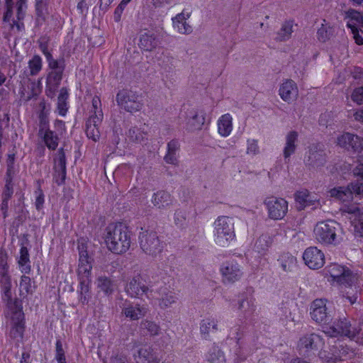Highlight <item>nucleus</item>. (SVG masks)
<instances>
[{
	"instance_id": "f257e3e1",
	"label": "nucleus",
	"mask_w": 363,
	"mask_h": 363,
	"mask_svg": "<svg viewBox=\"0 0 363 363\" xmlns=\"http://www.w3.org/2000/svg\"><path fill=\"white\" fill-rule=\"evenodd\" d=\"M325 299H315L311 306V315L313 320L323 324V332L330 337H347L357 344L363 343V323L352 326L347 319L326 323L329 318Z\"/></svg>"
},
{
	"instance_id": "f03ea898",
	"label": "nucleus",
	"mask_w": 363,
	"mask_h": 363,
	"mask_svg": "<svg viewBox=\"0 0 363 363\" xmlns=\"http://www.w3.org/2000/svg\"><path fill=\"white\" fill-rule=\"evenodd\" d=\"M6 283L4 286V296L8 298V309L6 316L10 328L9 335L17 341L22 339L24 330L23 313L22 308L16 301H11V282L9 277L4 278Z\"/></svg>"
},
{
	"instance_id": "7ed1b4c3",
	"label": "nucleus",
	"mask_w": 363,
	"mask_h": 363,
	"mask_svg": "<svg viewBox=\"0 0 363 363\" xmlns=\"http://www.w3.org/2000/svg\"><path fill=\"white\" fill-rule=\"evenodd\" d=\"M324 275L332 284L341 287L342 290L351 289L357 291L359 286V277L352 272L347 267L333 263L324 269Z\"/></svg>"
},
{
	"instance_id": "20e7f679",
	"label": "nucleus",
	"mask_w": 363,
	"mask_h": 363,
	"mask_svg": "<svg viewBox=\"0 0 363 363\" xmlns=\"http://www.w3.org/2000/svg\"><path fill=\"white\" fill-rule=\"evenodd\" d=\"M104 240L107 248L116 254L125 252L130 246L129 231L122 223L108 225L106 228Z\"/></svg>"
},
{
	"instance_id": "39448f33",
	"label": "nucleus",
	"mask_w": 363,
	"mask_h": 363,
	"mask_svg": "<svg viewBox=\"0 0 363 363\" xmlns=\"http://www.w3.org/2000/svg\"><path fill=\"white\" fill-rule=\"evenodd\" d=\"M234 220L229 216H219L213 223V240L220 247H228L235 240Z\"/></svg>"
},
{
	"instance_id": "423d86ee",
	"label": "nucleus",
	"mask_w": 363,
	"mask_h": 363,
	"mask_svg": "<svg viewBox=\"0 0 363 363\" xmlns=\"http://www.w3.org/2000/svg\"><path fill=\"white\" fill-rule=\"evenodd\" d=\"M338 230L339 224L334 220L321 221L315 225L313 235L315 239L323 245H335L338 242Z\"/></svg>"
},
{
	"instance_id": "0eeeda50",
	"label": "nucleus",
	"mask_w": 363,
	"mask_h": 363,
	"mask_svg": "<svg viewBox=\"0 0 363 363\" xmlns=\"http://www.w3.org/2000/svg\"><path fill=\"white\" fill-rule=\"evenodd\" d=\"M263 204L269 218L274 220L283 219L288 212V201L281 197L268 196L264 198Z\"/></svg>"
},
{
	"instance_id": "6e6552de",
	"label": "nucleus",
	"mask_w": 363,
	"mask_h": 363,
	"mask_svg": "<svg viewBox=\"0 0 363 363\" xmlns=\"http://www.w3.org/2000/svg\"><path fill=\"white\" fill-rule=\"evenodd\" d=\"M353 352L351 348L338 344L322 349L318 353V357L323 362L336 363Z\"/></svg>"
},
{
	"instance_id": "1a4fd4ad",
	"label": "nucleus",
	"mask_w": 363,
	"mask_h": 363,
	"mask_svg": "<svg viewBox=\"0 0 363 363\" xmlns=\"http://www.w3.org/2000/svg\"><path fill=\"white\" fill-rule=\"evenodd\" d=\"M79 264L77 275L79 279H91V269L93 259L87 252V242L84 239H81L78 244Z\"/></svg>"
},
{
	"instance_id": "9d476101",
	"label": "nucleus",
	"mask_w": 363,
	"mask_h": 363,
	"mask_svg": "<svg viewBox=\"0 0 363 363\" xmlns=\"http://www.w3.org/2000/svg\"><path fill=\"white\" fill-rule=\"evenodd\" d=\"M140 245L143 251L155 257L162 251V245L157 234L153 232H143L140 236Z\"/></svg>"
},
{
	"instance_id": "9b49d317",
	"label": "nucleus",
	"mask_w": 363,
	"mask_h": 363,
	"mask_svg": "<svg viewBox=\"0 0 363 363\" xmlns=\"http://www.w3.org/2000/svg\"><path fill=\"white\" fill-rule=\"evenodd\" d=\"M220 272L225 283H234L240 279L243 274L242 267L235 260L223 262Z\"/></svg>"
},
{
	"instance_id": "f8f14e48",
	"label": "nucleus",
	"mask_w": 363,
	"mask_h": 363,
	"mask_svg": "<svg viewBox=\"0 0 363 363\" xmlns=\"http://www.w3.org/2000/svg\"><path fill=\"white\" fill-rule=\"evenodd\" d=\"M342 211L350 215L349 219L357 235L363 236V206L344 205Z\"/></svg>"
},
{
	"instance_id": "ddd939ff",
	"label": "nucleus",
	"mask_w": 363,
	"mask_h": 363,
	"mask_svg": "<svg viewBox=\"0 0 363 363\" xmlns=\"http://www.w3.org/2000/svg\"><path fill=\"white\" fill-rule=\"evenodd\" d=\"M116 101L119 106L128 112H135L141 109L142 104L138 96L129 91L123 90L118 93Z\"/></svg>"
},
{
	"instance_id": "4468645a",
	"label": "nucleus",
	"mask_w": 363,
	"mask_h": 363,
	"mask_svg": "<svg viewBox=\"0 0 363 363\" xmlns=\"http://www.w3.org/2000/svg\"><path fill=\"white\" fill-rule=\"evenodd\" d=\"M303 259L311 269H320L325 262V254L317 247L306 248L303 253Z\"/></svg>"
},
{
	"instance_id": "2eb2a0df",
	"label": "nucleus",
	"mask_w": 363,
	"mask_h": 363,
	"mask_svg": "<svg viewBox=\"0 0 363 363\" xmlns=\"http://www.w3.org/2000/svg\"><path fill=\"white\" fill-rule=\"evenodd\" d=\"M337 145L347 150L359 153L363 150V139L356 135L345 133L337 138Z\"/></svg>"
},
{
	"instance_id": "dca6fc26",
	"label": "nucleus",
	"mask_w": 363,
	"mask_h": 363,
	"mask_svg": "<svg viewBox=\"0 0 363 363\" xmlns=\"http://www.w3.org/2000/svg\"><path fill=\"white\" fill-rule=\"evenodd\" d=\"M242 334L239 328L232 329L227 340V344L230 347V351H232L236 356L235 361L239 363L245 358V353L242 343L240 342Z\"/></svg>"
},
{
	"instance_id": "f3484780",
	"label": "nucleus",
	"mask_w": 363,
	"mask_h": 363,
	"mask_svg": "<svg viewBox=\"0 0 363 363\" xmlns=\"http://www.w3.org/2000/svg\"><path fill=\"white\" fill-rule=\"evenodd\" d=\"M204 115L195 108L189 109L186 113L184 128L188 132H196L202 129L205 123Z\"/></svg>"
},
{
	"instance_id": "a211bd4d",
	"label": "nucleus",
	"mask_w": 363,
	"mask_h": 363,
	"mask_svg": "<svg viewBox=\"0 0 363 363\" xmlns=\"http://www.w3.org/2000/svg\"><path fill=\"white\" fill-rule=\"evenodd\" d=\"M191 16V12L187 10H183L181 13L177 14L172 18L174 30L183 35H189L192 33L193 29L187 20Z\"/></svg>"
},
{
	"instance_id": "6ab92c4d",
	"label": "nucleus",
	"mask_w": 363,
	"mask_h": 363,
	"mask_svg": "<svg viewBox=\"0 0 363 363\" xmlns=\"http://www.w3.org/2000/svg\"><path fill=\"white\" fill-rule=\"evenodd\" d=\"M280 98L289 104L295 101L298 96L296 84L291 79H286L281 83L279 88Z\"/></svg>"
},
{
	"instance_id": "aec40b11",
	"label": "nucleus",
	"mask_w": 363,
	"mask_h": 363,
	"mask_svg": "<svg viewBox=\"0 0 363 363\" xmlns=\"http://www.w3.org/2000/svg\"><path fill=\"white\" fill-rule=\"evenodd\" d=\"M126 293L131 297H136L140 295L146 294L148 298H150L148 294L149 289L142 281L140 274H137L133 277L125 286Z\"/></svg>"
},
{
	"instance_id": "412c9836",
	"label": "nucleus",
	"mask_w": 363,
	"mask_h": 363,
	"mask_svg": "<svg viewBox=\"0 0 363 363\" xmlns=\"http://www.w3.org/2000/svg\"><path fill=\"white\" fill-rule=\"evenodd\" d=\"M295 200L301 208L307 206H318L320 196L315 192H310L307 189H301L295 194Z\"/></svg>"
},
{
	"instance_id": "4be33fe9",
	"label": "nucleus",
	"mask_w": 363,
	"mask_h": 363,
	"mask_svg": "<svg viewBox=\"0 0 363 363\" xmlns=\"http://www.w3.org/2000/svg\"><path fill=\"white\" fill-rule=\"evenodd\" d=\"M134 359L136 363H161V359L152 350L145 346L140 347L137 353L134 354Z\"/></svg>"
},
{
	"instance_id": "5701e85b",
	"label": "nucleus",
	"mask_w": 363,
	"mask_h": 363,
	"mask_svg": "<svg viewBox=\"0 0 363 363\" xmlns=\"http://www.w3.org/2000/svg\"><path fill=\"white\" fill-rule=\"evenodd\" d=\"M298 133L295 130H291L285 136V144L283 155L285 160L289 159L296 151Z\"/></svg>"
},
{
	"instance_id": "b1692460",
	"label": "nucleus",
	"mask_w": 363,
	"mask_h": 363,
	"mask_svg": "<svg viewBox=\"0 0 363 363\" xmlns=\"http://www.w3.org/2000/svg\"><path fill=\"white\" fill-rule=\"evenodd\" d=\"M218 134L226 138L229 136L233 129V117L230 113H225L220 116L217 121Z\"/></svg>"
},
{
	"instance_id": "393cba45",
	"label": "nucleus",
	"mask_w": 363,
	"mask_h": 363,
	"mask_svg": "<svg viewBox=\"0 0 363 363\" xmlns=\"http://www.w3.org/2000/svg\"><path fill=\"white\" fill-rule=\"evenodd\" d=\"M329 196L339 200L343 203L350 202L353 200L352 192L350 184L347 187H337L328 191Z\"/></svg>"
},
{
	"instance_id": "a878e982",
	"label": "nucleus",
	"mask_w": 363,
	"mask_h": 363,
	"mask_svg": "<svg viewBox=\"0 0 363 363\" xmlns=\"http://www.w3.org/2000/svg\"><path fill=\"white\" fill-rule=\"evenodd\" d=\"M123 313L126 318L135 320L144 317L147 313V308L144 306L129 304L123 308Z\"/></svg>"
},
{
	"instance_id": "bb28decb",
	"label": "nucleus",
	"mask_w": 363,
	"mask_h": 363,
	"mask_svg": "<svg viewBox=\"0 0 363 363\" xmlns=\"http://www.w3.org/2000/svg\"><path fill=\"white\" fill-rule=\"evenodd\" d=\"M348 19L347 25L351 30H362L363 28V15L355 10H349L346 13Z\"/></svg>"
},
{
	"instance_id": "cd10ccee",
	"label": "nucleus",
	"mask_w": 363,
	"mask_h": 363,
	"mask_svg": "<svg viewBox=\"0 0 363 363\" xmlns=\"http://www.w3.org/2000/svg\"><path fill=\"white\" fill-rule=\"evenodd\" d=\"M152 202L158 208H166L172 203V198L168 192L159 191L152 196Z\"/></svg>"
},
{
	"instance_id": "c85d7f7f",
	"label": "nucleus",
	"mask_w": 363,
	"mask_h": 363,
	"mask_svg": "<svg viewBox=\"0 0 363 363\" xmlns=\"http://www.w3.org/2000/svg\"><path fill=\"white\" fill-rule=\"evenodd\" d=\"M38 135L43 140L48 149L55 150L57 147L59 138L50 129L45 131L43 130H39Z\"/></svg>"
},
{
	"instance_id": "c756f323",
	"label": "nucleus",
	"mask_w": 363,
	"mask_h": 363,
	"mask_svg": "<svg viewBox=\"0 0 363 363\" xmlns=\"http://www.w3.org/2000/svg\"><path fill=\"white\" fill-rule=\"evenodd\" d=\"M322 342V338L316 334H310L302 337L298 342V347L306 349H314L318 347Z\"/></svg>"
},
{
	"instance_id": "7c9ffc66",
	"label": "nucleus",
	"mask_w": 363,
	"mask_h": 363,
	"mask_svg": "<svg viewBox=\"0 0 363 363\" xmlns=\"http://www.w3.org/2000/svg\"><path fill=\"white\" fill-rule=\"evenodd\" d=\"M325 161V154L318 148V145H313L309 148L307 162L313 166H319Z\"/></svg>"
},
{
	"instance_id": "2f4dec72",
	"label": "nucleus",
	"mask_w": 363,
	"mask_h": 363,
	"mask_svg": "<svg viewBox=\"0 0 363 363\" xmlns=\"http://www.w3.org/2000/svg\"><path fill=\"white\" fill-rule=\"evenodd\" d=\"M277 261L284 272H291L296 266V258L289 252L281 254Z\"/></svg>"
},
{
	"instance_id": "473e14b6",
	"label": "nucleus",
	"mask_w": 363,
	"mask_h": 363,
	"mask_svg": "<svg viewBox=\"0 0 363 363\" xmlns=\"http://www.w3.org/2000/svg\"><path fill=\"white\" fill-rule=\"evenodd\" d=\"M194 216L195 212L182 209L177 210L174 213L175 224L180 228H183L192 221Z\"/></svg>"
},
{
	"instance_id": "72a5a7b5",
	"label": "nucleus",
	"mask_w": 363,
	"mask_h": 363,
	"mask_svg": "<svg viewBox=\"0 0 363 363\" xmlns=\"http://www.w3.org/2000/svg\"><path fill=\"white\" fill-rule=\"evenodd\" d=\"M147 126L144 125H141L139 127L135 126L131 128L128 132V138L133 141L136 143H140L147 138Z\"/></svg>"
},
{
	"instance_id": "f704fd0d",
	"label": "nucleus",
	"mask_w": 363,
	"mask_h": 363,
	"mask_svg": "<svg viewBox=\"0 0 363 363\" xmlns=\"http://www.w3.org/2000/svg\"><path fill=\"white\" fill-rule=\"evenodd\" d=\"M35 286L30 277L22 276L19 284V294L22 298H28L35 291Z\"/></svg>"
},
{
	"instance_id": "c9c22d12",
	"label": "nucleus",
	"mask_w": 363,
	"mask_h": 363,
	"mask_svg": "<svg viewBox=\"0 0 363 363\" xmlns=\"http://www.w3.org/2000/svg\"><path fill=\"white\" fill-rule=\"evenodd\" d=\"M69 91L66 88H62L57 98V112L61 116H65L68 111Z\"/></svg>"
},
{
	"instance_id": "e433bc0d",
	"label": "nucleus",
	"mask_w": 363,
	"mask_h": 363,
	"mask_svg": "<svg viewBox=\"0 0 363 363\" xmlns=\"http://www.w3.org/2000/svg\"><path fill=\"white\" fill-rule=\"evenodd\" d=\"M206 359L209 363H225L226 360L224 353L216 345L208 350Z\"/></svg>"
},
{
	"instance_id": "4c0bfd02",
	"label": "nucleus",
	"mask_w": 363,
	"mask_h": 363,
	"mask_svg": "<svg viewBox=\"0 0 363 363\" xmlns=\"http://www.w3.org/2000/svg\"><path fill=\"white\" fill-rule=\"evenodd\" d=\"M139 46L144 50H151L156 46L155 38L150 32H144L140 36Z\"/></svg>"
},
{
	"instance_id": "58836bf2",
	"label": "nucleus",
	"mask_w": 363,
	"mask_h": 363,
	"mask_svg": "<svg viewBox=\"0 0 363 363\" xmlns=\"http://www.w3.org/2000/svg\"><path fill=\"white\" fill-rule=\"evenodd\" d=\"M218 321L213 318H206L201 320L200 324V331L203 335H208L211 333L216 331Z\"/></svg>"
},
{
	"instance_id": "ea45409f",
	"label": "nucleus",
	"mask_w": 363,
	"mask_h": 363,
	"mask_svg": "<svg viewBox=\"0 0 363 363\" xmlns=\"http://www.w3.org/2000/svg\"><path fill=\"white\" fill-rule=\"evenodd\" d=\"M95 118H89L86 123V135L89 138L92 139L94 141H97L100 138V131L99 125L101 122H96Z\"/></svg>"
},
{
	"instance_id": "a19ab883",
	"label": "nucleus",
	"mask_w": 363,
	"mask_h": 363,
	"mask_svg": "<svg viewBox=\"0 0 363 363\" xmlns=\"http://www.w3.org/2000/svg\"><path fill=\"white\" fill-rule=\"evenodd\" d=\"M91 116L89 118H95L96 122H101L103 118V113L101 110V99L98 96H94L92 99L91 106L90 108Z\"/></svg>"
},
{
	"instance_id": "79ce46f5",
	"label": "nucleus",
	"mask_w": 363,
	"mask_h": 363,
	"mask_svg": "<svg viewBox=\"0 0 363 363\" xmlns=\"http://www.w3.org/2000/svg\"><path fill=\"white\" fill-rule=\"evenodd\" d=\"M79 301L83 303H87L89 301V294L90 291V284L91 279H79Z\"/></svg>"
},
{
	"instance_id": "37998d69",
	"label": "nucleus",
	"mask_w": 363,
	"mask_h": 363,
	"mask_svg": "<svg viewBox=\"0 0 363 363\" xmlns=\"http://www.w3.org/2000/svg\"><path fill=\"white\" fill-rule=\"evenodd\" d=\"M21 272L27 274L30 271L29 254L26 247H21L20 257L18 261Z\"/></svg>"
},
{
	"instance_id": "c03bdc74",
	"label": "nucleus",
	"mask_w": 363,
	"mask_h": 363,
	"mask_svg": "<svg viewBox=\"0 0 363 363\" xmlns=\"http://www.w3.org/2000/svg\"><path fill=\"white\" fill-rule=\"evenodd\" d=\"M239 308L245 316H250L256 309L255 300L252 298L242 300L239 303Z\"/></svg>"
},
{
	"instance_id": "a18cd8bd",
	"label": "nucleus",
	"mask_w": 363,
	"mask_h": 363,
	"mask_svg": "<svg viewBox=\"0 0 363 363\" xmlns=\"http://www.w3.org/2000/svg\"><path fill=\"white\" fill-rule=\"evenodd\" d=\"M97 288L102 291L105 294L109 295L114 290L113 283L106 277H100L96 280Z\"/></svg>"
},
{
	"instance_id": "49530a36",
	"label": "nucleus",
	"mask_w": 363,
	"mask_h": 363,
	"mask_svg": "<svg viewBox=\"0 0 363 363\" xmlns=\"http://www.w3.org/2000/svg\"><path fill=\"white\" fill-rule=\"evenodd\" d=\"M177 301V297L174 293L168 291L163 293L160 298H159V306L162 308H165L171 306Z\"/></svg>"
},
{
	"instance_id": "de8ad7c7",
	"label": "nucleus",
	"mask_w": 363,
	"mask_h": 363,
	"mask_svg": "<svg viewBox=\"0 0 363 363\" xmlns=\"http://www.w3.org/2000/svg\"><path fill=\"white\" fill-rule=\"evenodd\" d=\"M292 21H286L284 23H283L281 28L278 33V40L282 41L288 39L292 33Z\"/></svg>"
},
{
	"instance_id": "09e8293b",
	"label": "nucleus",
	"mask_w": 363,
	"mask_h": 363,
	"mask_svg": "<svg viewBox=\"0 0 363 363\" xmlns=\"http://www.w3.org/2000/svg\"><path fill=\"white\" fill-rule=\"evenodd\" d=\"M331 35V28L327 23H322L318 28L317 36L320 41L325 42Z\"/></svg>"
},
{
	"instance_id": "8fccbe9b",
	"label": "nucleus",
	"mask_w": 363,
	"mask_h": 363,
	"mask_svg": "<svg viewBox=\"0 0 363 363\" xmlns=\"http://www.w3.org/2000/svg\"><path fill=\"white\" fill-rule=\"evenodd\" d=\"M28 64H29V68L30 70V74L32 75H35V74H38L42 68V60L38 55H35L29 61Z\"/></svg>"
},
{
	"instance_id": "3c124183",
	"label": "nucleus",
	"mask_w": 363,
	"mask_h": 363,
	"mask_svg": "<svg viewBox=\"0 0 363 363\" xmlns=\"http://www.w3.org/2000/svg\"><path fill=\"white\" fill-rule=\"evenodd\" d=\"M57 167L61 171L60 174L62 176L60 182H58V180H57V182L60 184L64 182L65 178V174H66V172H65V169H66L65 157V154H64L62 150L59 151L58 158H57Z\"/></svg>"
},
{
	"instance_id": "603ef678",
	"label": "nucleus",
	"mask_w": 363,
	"mask_h": 363,
	"mask_svg": "<svg viewBox=\"0 0 363 363\" xmlns=\"http://www.w3.org/2000/svg\"><path fill=\"white\" fill-rule=\"evenodd\" d=\"M55 358L57 363H67L65 353L62 347V344L57 340L55 344Z\"/></svg>"
},
{
	"instance_id": "864d4df0",
	"label": "nucleus",
	"mask_w": 363,
	"mask_h": 363,
	"mask_svg": "<svg viewBox=\"0 0 363 363\" xmlns=\"http://www.w3.org/2000/svg\"><path fill=\"white\" fill-rule=\"evenodd\" d=\"M141 326L147 329L151 335L159 334L160 326L155 322L145 320L141 323Z\"/></svg>"
},
{
	"instance_id": "5fc2aeb1",
	"label": "nucleus",
	"mask_w": 363,
	"mask_h": 363,
	"mask_svg": "<svg viewBox=\"0 0 363 363\" xmlns=\"http://www.w3.org/2000/svg\"><path fill=\"white\" fill-rule=\"evenodd\" d=\"M48 114L49 113L45 111L44 107L39 116V130H50Z\"/></svg>"
},
{
	"instance_id": "6e6d98bb",
	"label": "nucleus",
	"mask_w": 363,
	"mask_h": 363,
	"mask_svg": "<svg viewBox=\"0 0 363 363\" xmlns=\"http://www.w3.org/2000/svg\"><path fill=\"white\" fill-rule=\"evenodd\" d=\"M350 186L352 192V196L356 195L359 198H363V182H351Z\"/></svg>"
},
{
	"instance_id": "4d7b16f0",
	"label": "nucleus",
	"mask_w": 363,
	"mask_h": 363,
	"mask_svg": "<svg viewBox=\"0 0 363 363\" xmlns=\"http://www.w3.org/2000/svg\"><path fill=\"white\" fill-rule=\"evenodd\" d=\"M259 152L258 142L255 139H248L247 141V153L249 155H257Z\"/></svg>"
},
{
	"instance_id": "13d9d810",
	"label": "nucleus",
	"mask_w": 363,
	"mask_h": 363,
	"mask_svg": "<svg viewBox=\"0 0 363 363\" xmlns=\"http://www.w3.org/2000/svg\"><path fill=\"white\" fill-rule=\"evenodd\" d=\"M128 4V1H125V0H122L121 2L119 4V5L115 9V11L113 13V19L116 22L121 21L122 14H123V11Z\"/></svg>"
},
{
	"instance_id": "bf43d9fd",
	"label": "nucleus",
	"mask_w": 363,
	"mask_h": 363,
	"mask_svg": "<svg viewBox=\"0 0 363 363\" xmlns=\"http://www.w3.org/2000/svg\"><path fill=\"white\" fill-rule=\"evenodd\" d=\"M7 268L6 255L3 253H0V274L2 275L3 278L8 277L6 275Z\"/></svg>"
},
{
	"instance_id": "052dcab7",
	"label": "nucleus",
	"mask_w": 363,
	"mask_h": 363,
	"mask_svg": "<svg viewBox=\"0 0 363 363\" xmlns=\"http://www.w3.org/2000/svg\"><path fill=\"white\" fill-rule=\"evenodd\" d=\"M279 315L282 319H286L287 320H293L294 317L292 316V313L291 311V308L288 306H284L280 308Z\"/></svg>"
},
{
	"instance_id": "680f3d73",
	"label": "nucleus",
	"mask_w": 363,
	"mask_h": 363,
	"mask_svg": "<svg viewBox=\"0 0 363 363\" xmlns=\"http://www.w3.org/2000/svg\"><path fill=\"white\" fill-rule=\"evenodd\" d=\"M352 99L358 104H363V86L357 88L353 91Z\"/></svg>"
},
{
	"instance_id": "e2e57ef3",
	"label": "nucleus",
	"mask_w": 363,
	"mask_h": 363,
	"mask_svg": "<svg viewBox=\"0 0 363 363\" xmlns=\"http://www.w3.org/2000/svg\"><path fill=\"white\" fill-rule=\"evenodd\" d=\"M13 193V184L11 179L6 181L5 188L2 194V199L9 200Z\"/></svg>"
},
{
	"instance_id": "0e129e2a",
	"label": "nucleus",
	"mask_w": 363,
	"mask_h": 363,
	"mask_svg": "<svg viewBox=\"0 0 363 363\" xmlns=\"http://www.w3.org/2000/svg\"><path fill=\"white\" fill-rule=\"evenodd\" d=\"M352 172L354 176L359 177L363 179V155L358 158V164L353 169Z\"/></svg>"
},
{
	"instance_id": "69168bd1",
	"label": "nucleus",
	"mask_w": 363,
	"mask_h": 363,
	"mask_svg": "<svg viewBox=\"0 0 363 363\" xmlns=\"http://www.w3.org/2000/svg\"><path fill=\"white\" fill-rule=\"evenodd\" d=\"M44 195L42 190L38 189L35 191V206L36 208L40 210L42 208L44 203Z\"/></svg>"
},
{
	"instance_id": "338daca9",
	"label": "nucleus",
	"mask_w": 363,
	"mask_h": 363,
	"mask_svg": "<svg viewBox=\"0 0 363 363\" xmlns=\"http://www.w3.org/2000/svg\"><path fill=\"white\" fill-rule=\"evenodd\" d=\"M42 50L47 57V60L49 63V67L54 70H58L60 69L58 67V62L56 60L52 59L51 55L49 52H46L44 48H43Z\"/></svg>"
},
{
	"instance_id": "774afa93",
	"label": "nucleus",
	"mask_w": 363,
	"mask_h": 363,
	"mask_svg": "<svg viewBox=\"0 0 363 363\" xmlns=\"http://www.w3.org/2000/svg\"><path fill=\"white\" fill-rule=\"evenodd\" d=\"M62 69H59L58 70H54L51 72L48 76V80L51 81L53 79L56 84H58L62 78Z\"/></svg>"
}]
</instances>
